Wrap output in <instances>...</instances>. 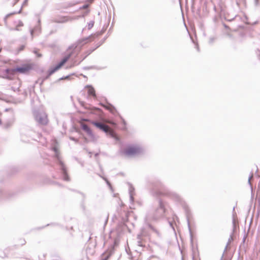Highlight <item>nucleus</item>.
Here are the masks:
<instances>
[{
  "mask_svg": "<svg viewBox=\"0 0 260 260\" xmlns=\"http://www.w3.org/2000/svg\"><path fill=\"white\" fill-rule=\"evenodd\" d=\"M196 48H197V49L198 50V51H199V48L198 45H197V46H196Z\"/></svg>",
  "mask_w": 260,
  "mask_h": 260,
  "instance_id": "a18cd8bd",
  "label": "nucleus"
},
{
  "mask_svg": "<svg viewBox=\"0 0 260 260\" xmlns=\"http://www.w3.org/2000/svg\"><path fill=\"white\" fill-rule=\"evenodd\" d=\"M21 139H22V141H24V140H23V135H22Z\"/></svg>",
  "mask_w": 260,
  "mask_h": 260,
  "instance_id": "3c124183",
  "label": "nucleus"
},
{
  "mask_svg": "<svg viewBox=\"0 0 260 260\" xmlns=\"http://www.w3.org/2000/svg\"><path fill=\"white\" fill-rule=\"evenodd\" d=\"M103 34V32H97L95 34H91L89 37H86L85 38L82 39L81 40H79L78 41V44H73L70 47H69L68 50H71L67 55H66L55 66L51 67L49 70L48 71V74L46 76V78H49L51 75L58 70L62 66L64 65V64L73 56L75 50L77 48L78 45H80L82 46L84 44L86 43L88 41H91L94 39L95 38L98 37L100 36H101Z\"/></svg>",
  "mask_w": 260,
  "mask_h": 260,
  "instance_id": "7ed1b4c3",
  "label": "nucleus"
},
{
  "mask_svg": "<svg viewBox=\"0 0 260 260\" xmlns=\"http://www.w3.org/2000/svg\"><path fill=\"white\" fill-rule=\"evenodd\" d=\"M256 53L260 59V46H259V48H257V49L256 51Z\"/></svg>",
  "mask_w": 260,
  "mask_h": 260,
  "instance_id": "cd10ccee",
  "label": "nucleus"
},
{
  "mask_svg": "<svg viewBox=\"0 0 260 260\" xmlns=\"http://www.w3.org/2000/svg\"><path fill=\"white\" fill-rule=\"evenodd\" d=\"M3 123H2V120L0 119V125L3 127Z\"/></svg>",
  "mask_w": 260,
  "mask_h": 260,
  "instance_id": "79ce46f5",
  "label": "nucleus"
},
{
  "mask_svg": "<svg viewBox=\"0 0 260 260\" xmlns=\"http://www.w3.org/2000/svg\"><path fill=\"white\" fill-rule=\"evenodd\" d=\"M144 149L139 145L127 146L124 150V154L128 156H135L143 153Z\"/></svg>",
  "mask_w": 260,
  "mask_h": 260,
  "instance_id": "423d86ee",
  "label": "nucleus"
},
{
  "mask_svg": "<svg viewBox=\"0 0 260 260\" xmlns=\"http://www.w3.org/2000/svg\"><path fill=\"white\" fill-rule=\"evenodd\" d=\"M70 140H72V141H76L77 140L76 138H74V137H71L70 138Z\"/></svg>",
  "mask_w": 260,
  "mask_h": 260,
  "instance_id": "f704fd0d",
  "label": "nucleus"
},
{
  "mask_svg": "<svg viewBox=\"0 0 260 260\" xmlns=\"http://www.w3.org/2000/svg\"><path fill=\"white\" fill-rule=\"evenodd\" d=\"M105 39H106L105 38H104V40H103V42L105 40Z\"/></svg>",
  "mask_w": 260,
  "mask_h": 260,
  "instance_id": "603ef678",
  "label": "nucleus"
},
{
  "mask_svg": "<svg viewBox=\"0 0 260 260\" xmlns=\"http://www.w3.org/2000/svg\"><path fill=\"white\" fill-rule=\"evenodd\" d=\"M233 240V236L232 235H230V237L228 240V242L227 243V244L225 247V249H224V251H225L227 249V248H228V245L230 244V243Z\"/></svg>",
  "mask_w": 260,
  "mask_h": 260,
  "instance_id": "412c9836",
  "label": "nucleus"
},
{
  "mask_svg": "<svg viewBox=\"0 0 260 260\" xmlns=\"http://www.w3.org/2000/svg\"><path fill=\"white\" fill-rule=\"evenodd\" d=\"M86 87L88 88L87 92L89 95L92 96L93 97L96 96L95 90L93 87L90 85H87Z\"/></svg>",
  "mask_w": 260,
  "mask_h": 260,
  "instance_id": "ddd939ff",
  "label": "nucleus"
},
{
  "mask_svg": "<svg viewBox=\"0 0 260 260\" xmlns=\"http://www.w3.org/2000/svg\"><path fill=\"white\" fill-rule=\"evenodd\" d=\"M100 168L101 170H102V167L101 166H100Z\"/></svg>",
  "mask_w": 260,
  "mask_h": 260,
  "instance_id": "864d4df0",
  "label": "nucleus"
},
{
  "mask_svg": "<svg viewBox=\"0 0 260 260\" xmlns=\"http://www.w3.org/2000/svg\"><path fill=\"white\" fill-rule=\"evenodd\" d=\"M34 53H35V54H36L38 55V57H41V54H38V53H37V51H34Z\"/></svg>",
  "mask_w": 260,
  "mask_h": 260,
  "instance_id": "4c0bfd02",
  "label": "nucleus"
},
{
  "mask_svg": "<svg viewBox=\"0 0 260 260\" xmlns=\"http://www.w3.org/2000/svg\"><path fill=\"white\" fill-rule=\"evenodd\" d=\"M25 243H26V241H25V239H20L19 240V242H18V244L19 245L22 246V245H24L25 244Z\"/></svg>",
  "mask_w": 260,
  "mask_h": 260,
  "instance_id": "5701e85b",
  "label": "nucleus"
},
{
  "mask_svg": "<svg viewBox=\"0 0 260 260\" xmlns=\"http://www.w3.org/2000/svg\"><path fill=\"white\" fill-rule=\"evenodd\" d=\"M52 149L55 153V161L57 167L59 178L64 181L70 182L71 181V178L68 174L67 167L62 160L57 148L54 146L52 147Z\"/></svg>",
  "mask_w": 260,
  "mask_h": 260,
  "instance_id": "20e7f679",
  "label": "nucleus"
},
{
  "mask_svg": "<svg viewBox=\"0 0 260 260\" xmlns=\"http://www.w3.org/2000/svg\"><path fill=\"white\" fill-rule=\"evenodd\" d=\"M109 256H106V257H105L104 258H103L102 260H108V259L109 258Z\"/></svg>",
  "mask_w": 260,
  "mask_h": 260,
  "instance_id": "58836bf2",
  "label": "nucleus"
},
{
  "mask_svg": "<svg viewBox=\"0 0 260 260\" xmlns=\"http://www.w3.org/2000/svg\"><path fill=\"white\" fill-rule=\"evenodd\" d=\"M85 57H86V56H85V57H84V58H83L82 60H83V59H84V58H85Z\"/></svg>",
  "mask_w": 260,
  "mask_h": 260,
  "instance_id": "5fc2aeb1",
  "label": "nucleus"
},
{
  "mask_svg": "<svg viewBox=\"0 0 260 260\" xmlns=\"http://www.w3.org/2000/svg\"><path fill=\"white\" fill-rule=\"evenodd\" d=\"M94 22L92 20L90 21L89 23H88L87 27L88 29H90L94 25Z\"/></svg>",
  "mask_w": 260,
  "mask_h": 260,
  "instance_id": "4be33fe9",
  "label": "nucleus"
},
{
  "mask_svg": "<svg viewBox=\"0 0 260 260\" xmlns=\"http://www.w3.org/2000/svg\"><path fill=\"white\" fill-rule=\"evenodd\" d=\"M23 25V23L22 21H19L17 26H22Z\"/></svg>",
  "mask_w": 260,
  "mask_h": 260,
  "instance_id": "7c9ffc66",
  "label": "nucleus"
},
{
  "mask_svg": "<svg viewBox=\"0 0 260 260\" xmlns=\"http://www.w3.org/2000/svg\"><path fill=\"white\" fill-rule=\"evenodd\" d=\"M3 198V194L2 193V191L1 189H0V198L2 199Z\"/></svg>",
  "mask_w": 260,
  "mask_h": 260,
  "instance_id": "c9c22d12",
  "label": "nucleus"
},
{
  "mask_svg": "<svg viewBox=\"0 0 260 260\" xmlns=\"http://www.w3.org/2000/svg\"><path fill=\"white\" fill-rule=\"evenodd\" d=\"M104 107L106 109L109 110L110 112L113 114H115L117 112L115 107H114L112 105L110 104H108L107 105L104 106Z\"/></svg>",
  "mask_w": 260,
  "mask_h": 260,
  "instance_id": "f8f14e48",
  "label": "nucleus"
},
{
  "mask_svg": "<svg viewBox=\"0 0 260 260\" xmlns=\"http://www.w3.org/2000/svg\"><path fill=\"white\" fill-rule=\"evenodd\" d=\"M223 257V254H222V256H221V257L220 260H222Z\"/></svg>",
  "mask_w": 260,
  "mask_h": 260,
  "instance_id": "09e8293b",
  "label": "nucleus"
},
{
  "mask_svg": "<svg viewBox=\"0 0 260 260\" xmlns=\"http://www.w3.org/2000/svg\"><path fill=\"white\" fill-rule=\"evenodd\" d=\"M104 226H106V225L107 224V223L108 222V219H109V215L108 214L105 215L104 216Z\"/></svg>",
  "mask_w": 260,
  "mask_h": 260,
  "instance_id": "b1692460",
  "label": "nucleus"
},
{
  "mask_svg": "<svg viewBox=\"0 0 260 260\" xmlns=\"http://www.w3.org/2000/svg\"><path fill=\"white\" fill-rule=\"evenodd\" d=\"M6 111H10L11 114V117L7 120L6 122L3 123V128L4 129H8L14 123L15 121L14 115L13 111L11 109H6Z\"/></svg>",
  "mask_w": 260,
  "mask_h": 260,
  "instance_id": "1a4fd4ad",
  "label": "nucleus"
},
{
  "mask_svg": "<svg viewBox=\"0 0 260 260\" xmlns=\"http://www.w3.org/2000/svg\"><path fill=\"white\" fill-rule=\"evenodd\" d=\"M18 27V26H17V27L15 28V29H16V30H19L18 28H17Z\"/></svg>",
  "mask_w": 260,
  "mask_h": 260,
  "instance_id": "de8ad7c7",
  "label": "nucleus"
},
{
  "mask_svg": "<svg viewBox=\"0 0 260 260\" xmlns=\"http://www.w3.org/2000/svg\"><path fill=\"white\" fill-rule=\"evenodd\" d=\"M25 47V46L23 45H21L19 48H18V51H22Z\"/></svg>",
  "mask_w": 260,
  "mask_h": 260,
  "instance_id": "c85d7f7f",
  "label": "nucleus"
},
{
  "mask_svg": "<svg viewBox=\"0 0 260 260\" xmlns=\"http://www.w3.org/2000/svg\"><path fill=\"white\" fill-rule=\"evenodd\" d=\"M16 2H18V1H19V0H16Z\"/></svg>",
  "mask_w": 260,
  "mask_h": 260,
  "instance_id": "6e6d98bb",
  "label": "nucleus"
},
{
  "mask_svg": "<svg viewBox=\"0 0 260 260\" xmlns=\"http://www.w3.org/2000/svg\"><path fill=\"white\" fill-rule=\"evenodd\" d=\"M89 6V4H85L82 7H81V8L84 9H87L88 8Z\"/></svg>",
  "mask_w": 260,
  "mask_h": 260,
  "instance_id": "bb28decb",
  "label": "nucleus"
},
{
  "mask_svg": "<svg viewBox=\"0 0 260 260\" xmlns=\"http://www.w3.org/2000/svg\"><path fill=\"white\" fill-rule=\"evenodd\" d=\"M233 228L234 229L236 226V222H235V220L234 219H233Z\"/></svg>",
  "mask_w": 260,
  "mask_h": 260,
  "instance_id": "2f4dec72",
  "label": "nucleus"
},
{
  "mask_svg": "<svg viewBox=\"0 0 260 260\" xmlns=\"http://www.w3.org/2000/svg\"><path fill=\"white\" fill-rule=\"evenodd\" d=\"M89 12V10H87L86 12V13H85V15H86L87 14H88Z\"/></svg>",
  "mask_w": 260,
  "mask_h": 260,
  "instance_id": "c03bdc74",
  "label": "nucleus"
},
{
  "mask_svg": "<svg viewBox=\"0 0 260 260\" xmlns=\"http://www.w3.org/2000/svg\"><path fill=\"white\" fill-rule=\"evenodd\" d=\"M92 124L95 127L103 131L107 134H110L113 136V132L110 129V127L108 125L104 124V123L98 121H93Z\"/></svg>",
  "mask_w": 260,
  "mask_h": 260,
  "instance_id": "6e6552de",
  "label": "nucleus"
},
{
  "mask_svg": "<svg viewBox=\"0 0 260 260\" xmlns=\"http://www.w3.org/2000/svg\"><path fill=\"white\" fill-rule=\"evenodd\" d=\"M89 1L90 3H92L93 2V0H89Z\"/></svg>",
  "mask_w": 260,
  "mask_h": 260,
  "instance_id": "49530a36",
  "label": "nucleus"
},
{
  "mask_svg": "<svg viewBox=\"0 0 260 260\" xmlns=\"http://www.w3.org/2000/svg\"><path fill=\"white\" fill-rule=\"evenodd\" d=\"M102 43H103V42H102V43H101L100 44H99V46H97V47H99L100 46H101V45Z\"/></svg>",
  "mask_w": 260,
  "mask_h": 260,
  "instance_id": "8fccbe9b",
  "label": "nucleus"
},
{
  "mask_svg": "<svg viewBox=\"0 0 260 260\" xmlns=\"http://www.w3.org/2000/svg\"><path fill=\"white\" fill-rule=\"evenodd\" d=\"M151 189V193L154 197L157 198H159L160 196L166 197L173 200L175 202L182 205L186 215L188 230L191 235L189 221L190 218L192 216L191 213L188 206L183 202V201L180 196L175 192L172 191L166 188L164 184L160 181H157L155 183H153L152 184Z\"/></svg>",
  "mask_w": 260,
  "mask_h": 260,
  "instance_id": "f257e3e1",
  "label": "nucleus"
},
{
  "mask_svg": "<svg viewBox=\"0 0 260 260\" xmlns=\"http://www.w3.org/2000/svg\"><path fill=\"white\" fill-rule=\"evenodd\" d=\"M41 32V19L39 17L37 24L34 26L33 28L30 29V33L32 38L34 37V34L36 35H39Z\"/></svg>",
  "mask_w": 260,
  "mask_h": 260,
  "instance_id": "9d476101",
  "label": "nucleus"
},
{
  "mask_svg": "<svg viewBox=\"0 0 260 260\" xmlns=\"http://www.w3.org/2000/svg\"><path fill=\"white\" fill-rule=\"evenodd\" d=\"M81 126L82 129L84 132H85L90 138H94V135L93 134L92 131L91 130V129L87 124L85 123H81Z\"/></svg>",
  "mask_w": 260,
  "mask_h": 260,
  "instance_id": "9b49d317",
  "label": "nucleus"
},
{
  "mask_svg": "<svg viewBox=\"0 0 260 260\" xmlns=\"http://www.w3.org/2000/svg\"><path fill=\"white\" fill-rule=\"evenodd\" d=\"M79 192V193H80L82 195V197L84 199H85L86 198V195L84 193L81 192Z\"/></svg>",
  "mask_w": 260,
  "mask_h": 260,
  "instance_id": "72a5a7b5",
  "label": "nucleus"
},
{
  "mask_svg": "<svg viewBox=\"0 0 260 260\" xmlns=\"http://www.w3.org/2000/svg\"><path fill=\"white\" fill-rule=\"evenodd\" d=\"M30 69L31 67L28 64H24L21 67H17L15 68H8L5 70L6 75L5 76H3V77L4 79L11 80L14 79V76L17 73L25 74H27Z\"/></svg>",
  "mask_w": 260,
  "mask_h": 260,
  "instance_id": "39448f33",
  "label": "nucleus"
},
{
  "mask_svg": "<svg viewBox=\"0 0 260 260\" xmlns=\"http://www.w3.org/2000/svg\"><path fill=\"white\" fill-rule=\"evenodd\" d=\"M234 18L235 17H233V18L231 19H227V20L229 21H231L232 20H234Z\"/></svg>",
  "mask_w": 260,
  "mask_h": 260,
  "instance_id": "ea45409f",
  "label": "nucleus"
},
{
  "mask_svg": "<svg viewBox=\"0 0 260 260\" xmlns=\"http://www.w3.org/2000/svg\"><path fill=\"white\" fill-rule=\"evenodd\" d=\"M68 21V19L64 17H61L59 19H54L53 20L54 22H57V23H64Z\"/></svg>",
  "mask_w": 260,
  "mask_h": 260,
  "instance_id": "dca6fc26",
  "label": "nucleus"
},
{
  "mask_svg": "<svg viewBox=\"0 0 260 260\" xmlns=\"http://www.w3.org/2000/svg\"><path fill=\"white\" fill-rule=\"evenodd\" d=\"M137 239H138V241H137L138 245L139 246H142V247L143 246V245L142 243V242H141V234L138 235Z\"/></svg>",
  "mask_w": 260,
  "mask_h": 260,
  "instance_id": "a211bd4d",
  "label": "nucleus"
},
{
  "mask_svg": "<svg viewBox=\"0 0 260 260\" xmlns=\"http://www.w3.org/2000/svg\"><path fill=\"white\" fill-rule=\"evenodd\" d=\"M99 176H100V177H101L103 180H104L106 181V182L107 184V185H108L110 188H111V187H112V186H111V184L110 182L108 181V180L106 178H105V177H104L102 176L101 175H100V174H99Z\"/></svg>",
  "mask_w": 260,
  "mask_h": 260,
  "instance_id": "aec40b11",
  "label": "nucleus"
},
{
  "mask_svg": "<svg viewBox=\"0 0 260 260\" xmlns=\"http://www.w3.org/2000/svg\"><path fill=\"white\" fill-rule=\"evenodd\" d=\"M106 68V67H105V66L101 67V66H91V67H89L88 69H94V70H101L105 69Z\"/></svg>",
  "mask_w": 260,
  "mask_h": 260,
  "instance_id": "f3484780",
  "label": "nucleus"
},
{
  "mask_svg": "<svg viewBox=\"0 0 260 260\" xmlns=\"http://www.w3.org/2000/svg\"><path fill=\"white\" fill-rule=\"evenodd\" d=\"M224 26L226 28H229V27L225 24H224Z\"/></svg>",
  "mask_w": 260,
  "mask_h": 260,
  "instance_id": "37998d69",
  "label": "nucleus"
},
{
  "mask_svg": "<svg viewBox=\"0 0 260 260\" xmlns=\"http://www.w3.org/2000/svg\"><path fill=\"white\" fill-rule=\"evenodd\" d=\"M34 115L35 119L39 125H45L48 123V120L45 113L36 111Z\"/></svg>",
  "mask_w": 260,
  "mask_h": 260,
  "instance_id": "0eeeda50",
  "label": "nucleus"
},
{
  "mask_svg": "<svg viewBox=\"0 0 260 260\" xmlns=\"http://www.w3.org/2000/svg\"><path fill=\"white\" fill-rule=\"evenodd\" d=\"M253 178V173L251 172L250 175L248 178V183L251 186V180Z\"/></svg>",
  "mask_w": 260,
  "mask_h": 260,
  "instance_id": "a878e982",
  "label": "nucleus"
},
{
  "mask_svg": "<svg viewBox=\"0 0 260 260\" xmlns=\"http://www.w3.org/2000/svg\"><path fill=\"white\" fill-rule=\"evenodd\" d=\"M6 75V74L5 72L4 71V75H1V76H0V77H2V78H4L3 77V76H5Z\"/></svg>",
  "mask_w": 260,
  "mask_h": 260,
  "instance_id": "a19ab883",
  "label": "nucleus"
},
{
  "mask_svg": "<svg viewBox=\"0 0 260 260\" xmlns=\"http://www.w3.org/2000/svg\"><path fill=\"white\" fill-rule=\"evenodd\" d=\"M70 78V76H67L66 77H62L59 79V80L68 79Z\"/></svg>",
  "mask_w": 260,
  "mask_h": 260,
  "instance_id": "c756f323",
  "label": "nucleus"
},
{
  "mask_svg": "<svg viewBox=\"0 0 260 260\" xmlns=\"http://www.w3.org/2000/svg\"><path fill=\"white\" fill-rule=\"evenodd\" d=\"M27 3H28V0H24L23 4H22V5L21 6V9L19 10V11L18 12H14L13 13H11V14H8L6 16V18H8V17H9L12 14H16V13H18V14H20L21 12V11H22V8L26 5H27Z\"/></svg>",
  "mask_w": 260,
  "mask_h": 260,
  "instance_id": "2eb2a0df",
  "label": "nucleus"
},
{
  "mask_svg": "<svg viewBox=\"0 0 260 260\" xmlns=\"http://www.w3.org/2000/svg\"><path fill=\"white\" fill-rule=\"evenodd\" d=\"M257 203H258V206H257V212L258 214H260V198H259L258 199Z\"/></svg>",
  "mask_w": 260,
  "mask_h": 260,
  "instance_id": "393cba45",
  "label": "nucleus"
},
{
  "mask_svg": "<svg viewBox=\"0 0 260 260\" xmlns=\"http://www.w3.org/2000/svg\"><path fill=\"white\" fill-rule=\"evenodd\" d=\"M216 39L217 38L216 36H211L209 39V43L210 44H213L215 41Z\"/></svg>",
  "mask_w": 260,
  "mask_h": 260,
  "instance_id": "6ab92c4d",
  "label": "nucleus"
},
{
  "mask_svg": "<svg viewBox=\"0 0 260 260\" xmlns=\"http://www.w3.org/2000/svg\"><path fill=\"white\" fill-rule=\"evenodd\" d=\"M246 238V235H245L244 236V237H243V240H242V242H243V243L245 242Z\"/></svg>",
  "mask_w": 260,
  "mask_h": 260,
  "instance_id": "e433bc0d",
  "label": "nucleus"
},
{
  "mask_svg": "<svg viewBox=\"0 0 260 260\" xmlns=\"http://www.w3.org/2000/svg\"><path fill=\"white\" fill-rule=\"evenodd\" d=\"M255 6H257L258 5V0H254Z\"/></svg>",
  "mask_w": 260,
  "mask_h": 260,
  "instance_id": "473e14b6",
  "label": "nucleus"
},
{
  "mask_svg": "<svg viewBox=\"0 0 260 260\" xmlns=\"http://www.w3.org/2000/svg\"><path fill=\"white\" fill-rule=\"evenodd\" d=\"M167 209L165 202L158 198L154 203L153 207L149 209L146 213L145 220L148 227L154 231L157 235L159 234L157 230L150 224V222L157 221L166 216Z\"/></svg>",
  "mask_w": 260,
  "mask_h": 260,
  "instance_id": "f03ea898",
  "label": "nucleus"
},
{
  "mask_svg": "<svg viewBox=\"0 0 260 260\" xmlns=\"http://www.w3.org/2000/svg\"><path fill=\"white\" fill-rule=\"evenodd\" d=\"M134 192V188L131 184H129V194L130 201L131 202H133L134 201V198L133 197Z\"/></svg>",
  "mask_w": 260,
  "mask_h": 260,
  "instance_id": "4468645a",
  "label": "nucleus"
}]
</instances>
